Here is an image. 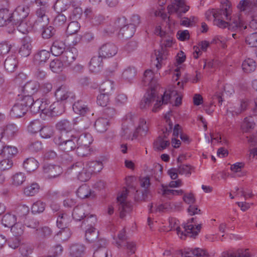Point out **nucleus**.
Masks as SVG:
<instances>
[{"instance_id": "f704fd0d", "label": "nucleus", "mask_w": 257, "mask_h": 257, "mask_svg": "<svg viewBox=\"0 0 257 257\" xmlns=\"http://www.w3.org/2000/svg\"><path fill=\"white\" fill-rule=\"evenodd\" d=\"M3 129L4 136H6L9 139H12L17 136L19 131L18 126L13 123L7 125Z\"/></svg>"}, {"instance_id": "393cba45", "label": "nucleus", "mask_w": 257, "mask_h": 257, "mask_svg": "<svg viewBox=\"0 0 257 257\" xmlns=\"http://www.w3.org/2000/svg\"><path fill=\"white\" fill-rule=\"evenodd\" d=\"M56 128L61 133L63 132L69 133L73 129V125L70 120L63 119L56 123Z\"/></svg>"}, {"instance_id": "b1692460", "label": "nucleus", "mask_w": 257, "mask_h": 257, "mask_svg": "<svg viewBox=\"0 0 257 257\" xmlns=\"http://www.w3.org/2000/svg\"><path fill=\"white\" fill-rule=\"evenodd\" d=\"M165 120V130H163V133L158 137H162L164 140H169L168 136L172 132L173 123L170 118V113L168 112L164 116Z\"/></svg>"}, {"instance_id": "f8f14e48", "label": "nucleus", "mask_w": 257, "mask_h": 257, "mask_svg": "<svg viewBox=\"0 0 257 257\" xmlns=\"http://www.w3.org/2000/svg\"><path fill=\"white\" fill-rule=\"evenodd\" d=\"M55 95L59 102V101H64L70 98H73L74 95L70 91L68 88L63 85L58 88L55 93Z\"/></svg>"}, {"instance_id": "58836bf2", "label": "nucleus", "mask_w": 257, "mask_h": 257, "mask_svg": "<svg viewBox=\"0 0 257 257\" xmlns=\"http://www.w3.org/2000/svg\"><path fill=\"white\" fill-rule=\"evenodd\" d=\"M230 11L229 10V7H227L226 6V7L223 9H221L215 12H213L212 13V15L213 17L215 19H225L226 20H229V18H232L230 17Z\"/></svg>"}, {"instance_id": "2eb2a0df", "label": "nucleus", "mask_w": 257, "mask_h": 257, "mask_svg": "<svg viewBox=\"0 0 257 257\" xmlns=\"http://www.w3.org/2000/svg\"><path fill=\"white\" fill-rule=\"evenodd\" d=\"M50 53L49 51L41 50L38 51L34 55L33 61L35 64L41 65L45 63L50 58Z\"/></svg>"}, {"instance_id": "2f4dec72", "label": "nucleus", "mask_w": 257, "mask_h": 257, "mask_svg": "<svg viewBox=\"0 0 257 257\" xmlns=\"http://www.w3.org/2000/svg\"><path fill=\"white\" fill-rule=\"evenodd\" d=\"M85 249V246L82 244L75 243L70 247V253L73 257H82Z\"/></svg>"}, {"instance_id": "79ce46f5", "label": "nucleus", "mask_w": 257, "mask_h": 257, "mask_svg": "<svg viewBox=\"0 0 257 257\" xmlns=\"http://www.w3.org/2000/svg\"><path fill=\"white\" fill-rule=\"evenodd\" d=\"M98 237V231L94 227H89L85 231V238L89 242L96 241Z\"/></svg>"}, {"instance_id": "c03bdc74", "label": "nucleus", "mask_w": 257, "mask_h": 257, "mask_svg": "<svg viewBox=\"0 0 257 257\" xmlns=\"http://www.w3.org/2000/svg\"><path fill=\"white\" fill-rule=\"evenodd\" d=\"M113 89V82L111 80H107L101 85L99 90L100 93L110 95Z\"/></svg>"}, {"instance_id": "c756f323", "label": "nucleus", "mask_w": 257, "mask_h": 257, "mask_svg": "<svg viewBox=\"0 0 257 257\" xmlns=\"http://www.w3.org/2000/svg\"><path fill=\"white\" fill-rule=\"evenodd\" d=\"M12 24L11 12L8 9L0 10V27H3L10 23Z\"/></svg>"}, {"instance_id": "a878e982", "label": "nucleus", "mask_w": 257, "mask_h": 257, "mask_svg": "<svg viewBox=\"0 0 257 257\" xmlns=\"http://www.w3.org/2000/svg\"><path fill=\"white\" fill-rule=\"evenodd\" d=\"M72 108L75 113L82 116H84L90 111L89 107L82 100H78L75 102Z\"/></svg>"}, {"instance_id": "5fc2aeb1", "label": "nucleus", "mask_w": 257, "mask_h": 257, "mask_svg": "<svg viewBox=\"0 0 257 257\" xmlns=\"http://www.w3.org/2000/svg\"><path fill=\"white\" fill-rule=\"evenodd\" d=\"M26 178V177L24 173H17L12 177V184L15 186L21 185L25 181Z\"/></svg>"}, {"instance_id": "e433bc0d", "label": "nucleus", "mask_w": 257, "mask_h": 257, "mask_svg": "<svg viewBox=\"0 0 257 257\" xmlns=\"http://www.w3.org/2000/svg\"><path fill=\"white\" fill-rule=\"evenodd\" d=\"M1 221L4 226L11 228L16 222L17 217L14 214L7 213L3 216Z\"/></svg>"}, {"instance_id": "69168bd1", "label": "nucleus", "mask_w": 257, "mask_h": 257, "mask_svg": "<svg viewBox=\"0 0 257 257\" xmlns=\"http://www.w3.org/2000/svg\"><path fill=\"white\" fill-rule=\"evenodd\" d=\"M194 168L190 165L180 164L178 165V173L181 175H190L191 170Z\"/></svg>"}, {"instance_id": "f257e3e1", "label": "nucleus", "mask_w": 257, "mask_h": 257, "mask_svg": "<svg viewBox=\"0 0 257 257\" xmlns=\"http://www.w3.org/2000/svg\"><path fill=\"white\" fill-rule=\"evenodd\" d=\"M143 82L145 86H149L151 90L147 92L140 102V107L142 109L149 108L156 100L158 79L154 72L148 69L144 72Z\"/></svg>"}, {"instance_id": "774afa93", "label": "nucleus", "mask_w": 257, "mask_h": 257, "mask_svg": "<svg viewBox=\"0 0 257 257\" xmlns=\"http://www.w3.org/2000/svg\"><path fill=\"white\" fill-rule=\"evenodd\" d=\"M246 43L251 47H257V32L253 33L245 38Z\"/></svg>"}, {"instance_id": "a19ab883", "label": "nucleus", "mask_w": 257, "mask_h": 257, "mask_svg": "<svg viewBox=\"0 0 257 257\" xmlns=\"http://www.w3.org/2000/svg\"><path fill=\"white\" fill-rule=\"evenodd\" d=\"M40 186L36 183H33L24 188V193L27 196H33L38 193Z\"/></svg>"}, {"instance_id": "bb28decb", "label": "nucleus", "mask_w": 257, "mask_h": 257, "mask_svg": "<svg viewBox=\"0 0 257 257\" xmlns=\"http://www.w3.org/2000/svg\"><path fill=\"white\" fill-rule=\"evenodd\" d=\"M64 111V105L58 101L50 105L48 116L54 117L61 115Z\"/></svg>"}, {"instance_id": "6e6d98bb", "label": "nucleus", "mask_w": 257, "mask_h": 257, "mask_svg": "<svg viewBox=\"0 0 257 257\" xmlns=\"http://www.w3.org/2000/svg\"><path fill=\"white\" fill-rule=\"evenodd\" d=\"M39 133L42 138L49 139L53 136L54 131L52 126H42V128L40 131Z\"/></svg>"}, {"instance_id": "49530a36", "label": "nucleus", "mask_w": 257, "mask_h": 257, "mask_svg": "<svg viewBox=\"0 0 257 257\" xmlns=\"http://www.w3.org/2000/svg\"><path fill=\"white\" fill-rule=\"evenodd\" d=\"M42 124L39 119H35L30 122L27 127L28 131L31 134H36L42 128Z\"/></svg>"}, {"instance_id": "864d4df0", "label": "nucleus", "mask_w": 257, "mask_h": 257, "mask_svg": "<svg viewBox=\"0 0 257 257\" xmlns=\"http://www.w3.org/2000/svg\"><path fill=\"white\" fill-rule=\"evenodd\" d=\"M80 28V24L77 21L74 20L68 24L66 32L68 35H71L78 32Z\"/></svg>"}, {"instance_id": "c9c22d12", "label": "nucleus", "mask_w": 257, "mask_h": 257, "mask_svg": "<svg viewBox=\"0 0 257 257\" xmlns=\"http://www.w3.org/2000/svg\"><path fill=\"white\" fill-rule=\"evenodd\" d=\"M29 212V207L25 204L18 205L15 208V215L21 220L26 219Z\"/></svg>"}, {"instance_id": "e2e57ef3", "label": "nucleus", "mask_w": 257, "mask_h": 257, "mask_svg": "<svg viewBox=\"0 0 257 257\" xmlns=\"http://www.w3.org/2000/svg\"><path fill=\"white\" fill-rule=\"evenodd\" d=\"M90 172L96 173L99 172L102 169V164L98 161L89 162L87 164Z\"/></svg>"}, {"instance_id": "0eeeda50", "label": "nucleus", "mask_w": 257, "mask_h": 257, "mask_svg": "<svg viewBox=\"0 0 257 257\" xmlns=\"http://www.w3.org/2000/svg\"><path fill=\"white\" fill-rule=\"evenodd\" d=\"M30 12L29 8L27 6H19L12 13V24H17L25 20Z\"/></svg>"}, {"instance_id": "cd10ccee", "label": "nucleus", "mask_w": 257, "mask_h": 257, "mask_svg": "<svg viewBox=\"0 0 257 257\" xmlns=\"http://www.w3.org/2000/svg\"><path fill=\"white\" fill-rule=\"evenodd\" d=\"M28 110L19 102L15 103L12 108L10 114L13 117L19 118L23 117Z\"/></svg>"}, {"instance_id": "20e7f679", "label": "nucleus", "mask_w": 257, "mask_h": 257, "mask_svg": "<svg viewBox=\"0 0 257 257\" xmlns=\"http://www.w3.org/2000/svg\"><path fill=\"white\" fill-rule=\"evenodd\" d=\"M195 219V218L192 217L188 220L187 222L184 225V231H181L179 226L176 227L175 229L178 235H181V238L185 239L187 236L195 238L198 235L201 228V224H192V223H194Z\"/></svg>"}, {"instance_id": "3c124183", "label": "nucleus", "mask_w": 257, "mask_h": 257, "mask_svg": "<svg viewBox=\"0 0 257 257\" xmlns=\"http://www.w3.org/2000/svg\"><path fill=\"white\" fill-rule=\"evenodd\" d=\"M25 225L20 222H16L11 228V231L15 236H21L24 234Z\"/></svg>"}, {"instance_id": "c85d7f7f", "label": "nucleus", "mask_w": 257, "mask_h": 257, "mask_svg": "<svg viewBox=\"0 0 257 257\" xmlns=\"http://www.w3.org/2000/svg\"><path fill=\"white\" fill-rule=\"evenodd\" d=\"M136 30L134 26L127 24L119 30L118 36L124 39L131 38L134 35Z\"/></svg>"}, {"instance_id": "8fccbe9b", "label": "nucleus", "mask_w": 257, "mask_h": 257, "mask_svg": "<svg viewBox=\"0 0 257 257\" xmlns=\"http://www.w3.org/2000/svg\"><path fill=\"white\" fill-rule=\"evenodd\" d=\"M19 96L20 97V100L18 102L22 104V105L28 110L31 105H32L34 102L33 97L32 95L25 94L21 96H20V95Z\"/></svg>"}, {"instance_id": "de8ad7c7", "label": "nucleus", "mask_w": 257, "mask_h": 257, "mask_svg": "<svg viewBox=\"0 0 257 257\" xmlns=\"http://www.w3.org/2000/svg\"><path fill=\"white\" fill-rule=\"evenodd\" d=\"M126 25H127L126 24V19L124 17H118L113 22V28L111 29H109V30L112 33L118 29L120 30L122 27H124Z\"/></svg>"}, {"instance_id": "1a4fd4ad", "label": "nucleus", "mask_w": 257, "mask_h": 257, "mask_svg": "<svg viewBox=\"0 0 257 257\" xmlns=\"http://www.w3.org/2000/svg\"><path fill=\"white\" fill-rule=\"evenodd\" d=\"M78 52L75 48L67 49L61 56V61L66 67L70 66L75 60Z\"/></svg>"}, {"instance_id": "338daca9", "label": "nucleus", "mask_w": 257, "mask_h": 257, "mask_svg": "<svg viewBox=\"0 0 257 257\" xmlns=\"http://www.w3.org/2000/svg\"><path fill=\"white\" fill-rule=\"evenodd\" d=\"M66 215L64 213H59L57 219V226L58 228L63 229L67 227Z\"/></svg>"}, {"instance_id": "7c9ffc66", "label": "nucleus", "mask_w": 257, "mask_h": 257, "mask_svg": "<svg viewBox=\"0 0 257 257\" xmlns=\"http://www.w3.org/2000/svg\"><path fill=\"white\" fill-rule=\"evenodd\" d=\"M109 123L110 121L108 120L101 117L95 121L94 126L98 132L103 133L107 130Z\"/></svg>"}, {"instance_id": "0e129e2a", "label": "nucleus", "mask_w": 257, "mask_h": 257, "mask_svg": "<svg viewBox=\"0 0 257 257\" xmlns=\"http://www.w3.org/2000/svg\"><path fill=\"white\" fill-rule=\"evenodd\" d=\"M117 199L118 202L119 203L118 205V209L119 210H123L124 212H129L132 209V205L131 204L125 201H123V197L122 196H118L117 197Z\"/></svg>"}, {"instance_id": "4c0bfd02", "label": "nucleus", "mask_w": 257, "mask_h": 257, "mask_svg": "<svg viewBox=\"0 0 257 257\" xmlns=\"http://www.w3.org/2000/svg\"><path fill=\"white\" fill-rule=\"evenodd\" d=\"M73 0H57L54 7L55 9H58L61 12L65 11L69 9L71 6H73Z\"/></svg>"}, {"instance_id": "a211bd4d", "label": "nucleus", "mask_w": 257, "mask_h": 257, "mask_svg": "<svg viewBox=\"0 0 257 257\" xmlns=\"http://www.w3.org/2000/svg\"><path fill=\"white\" fill-rule=\"evenodd\" d=\"M88 206L86 205L81 204L76 206L73 209L72 212V217L76 221H80L85 218L87 213H85V210Z\"/></svg>"}, {"instance_id": "473e14b6", "label": "nucleus", "mask_w": 257, "mask_h": 257, "mask_svg": "<svg viewBox=\"0 0 257 257\" xmlns=\"http://www.w3.org/2000/svg\"><path fill=\"white\" fill-rule=\"evenodd\" d=\"M241 67L244 73H250L256 69V63L252 59L247 58L243 61Z\"/></svg>"}, {"instance_id": "09e8293b", "label": "nucleus", "mask_w": 257, "mask_h": 257, "mask_svg": "<svg viewBox=\"0 0 257 257\" xmlns=\"http://www.w3.org/2000/svg\"><path fill=\"white\" fill-rule=\"evenodd\" d=\"M40 32L43 38L48 39L55 35L56 31L53 26L47 25Z\"/></svg>"}, {"instance_id": "4468645a", "label": "nucleus", "mask_w": 257, "mask_h": 257, "mask_svg": "<svg viewBox=\"0 0 257 257\" xmlns=\"http://www.w3.org/2000/svg\"><path fill=\"white\" fill-rule=\"evenodd\" d=\"M102 57L100 55L93 57L89 62V68L92 72L97 73L103 67Z\"/></svg>"}, {"instance_id": "6e6552de", "label": "nucleus", "mask_w": 257, "mask_h": 257, "mask_svg": "<svg viewBox=\"0 0 257 257\" xmlns=\"http://www.w3.org/2000/svg\"><path fill=\"white\" fill-rule=\"evenodd\" d=\"M168 9L169 13H175L178 17L181 18L183 13L188 11L189 7L185 5L184 0H174L173 5L168 6Z\"/></svg>"}, {"instance_id": "423d86ee", "label": "nucleus", "mask_w": 257, "mask_h": 257, "mask_svg": "<svg viewBox=\"0 0 257 257\" xmlns=\"http://www.w3.org/2000/svg\"><path fill=\"white\" fill-rule=\"evenodd\" d=\"M178 95V92L175 90H169L165 91L164 94L161 97V100H159V97L156 93V99L154 101H156L152 109L153 112H157L162 104H167L173 97H175Z\"/></svg>"}, {"instance_id": "bf43d9fd", "label": "nucleus", "mask_w": 257, "mask_h": 257, "mask_svg": "<svg viewBox=\"0 0 257 257\" xmlns=\"http://www.w3.org/2000/svg\"><path fill=\"white\" fill-rule=\"evenodd\" d=\"M253 4L250 0H241L237 6L241 11H250L253 7Z\"/></svg>"}, {"instance_id": "37998d69", "label": "nucleus", "mask_w": 257, "mask_h": 257, "mask_svg": "<svg viewBox=\"0 0 257 257\" xmlns=\"http://www.w3.org/2000/svg\"><path fill=\"white\" fill-rule=\"evenodd\" d=\"M170 145L169 140H164L162 137H158L154 142V148L158 151H163L167 148Z\"/></svg>"}, {"instance_id": "6ab92c4d", "label": "nucleus", "mask_w": 257, "mask_h": 257, "mask_svg": "<svg viewBox=\"0 0 257 257\" xmlns=\"http://www.w3.org/2000/svg\"><path fill=\"white\" fill-rule=\"evenodd\" d=\"M76 143L78 145L89 148L90 145L93 140L92 136L89 133H83L79 136H76Z\"/></svg>"}, {"instance_id": "9b49d317", "label": "nucleus", "mask_w": 257, "mask_h": 257, "mask_svg": "<svg viewBox=\"0 0 257 257\" xmlns=\"http://www.w3.org/2000/svg\"><path fill=\"white\" fill-rule=\"evenodd\" d=\"M43 172L47 174L50 178H55L62 173V169L59 165L46 164L43 167Z\"/></svg>"}, {"instance_id": "ddd939ff", "label": "nucleus", "mask_w": 257, "mask_h": 257, "mask_svg": "<svg viewBox=\"0 0 257 257\" xmlns=\"http://www.w3.org/2000/svg\"><path fill=\"white\" fill-rule=\"evenodd\" d=\"M30 38L25 37L22 41V45L19 49V54L22 57H28L30 55L32 50Z\"/></svg>"}, {"instance_id": "aec40b11", "label": "nucleus", "mask_w": 257, "mask_h": 257, "mask_svg": "<svg viewBox=\"0 0 257 257\" xmlns=\"http://www.w3.org/2000/svg\"><path fill=\"white\" fill-rule=\"evenodd\" d=\"M148 130L149 128L147 125L146 121L144 118H141L139 125L134 133L132 139H136L139 135L141 136H146Z\"/></svg>"}, {"instance_id": "5701e85b", "label": "nucleus", "mask_w": 257, "mask_h": 257, "mask_svg": "<svg viewBox=\"0 0 257 257\" xmlns=\"http://www.w3.org/2000/svg\"><path fill=\"white\" fill-rule=\"evenodd\" d=\"M40 88V84L37 81L27 82L23 87L24 94L32 95L36 93Z\"/></svg>"}, {"instance_id": "72a5a7b5", "label": "nucleus", "mask_w": 257, "mask_h": 257, "mask_svg": "<svg viewBox=\"0 0 257 257\" xmlns=\"http://www.w3.org/2000/svg\"><path fill=\"white\" fill-rule=\"evenodd\" d=\"M39 166L38 162L34 158H29L23 163V167L28 172L35 171Z\"/></svg>"}, {"instance_id": "412c9836", "label": "nucleus", "mask_w": 257, "mask_h": 257, "mask_svg": "<svg viewBox=\"0 0 257 257\" xmlns=\"http://www.w3.org/2000/svg\"><path fill=\"white\" fill-rule=\"evenodd\" d=\"M65 48L66 45L63 41L56 40L51 47V52L53 55L58 56L62 55L66 50Z\"/></svg>"}, {"instance_id": "603ef678", "label": "nucleus", "mask_w": 257, "mask_h": 257, "mask_svg": "<svg viewBox=\"0 0 257 257\" xmlns=\"http://www.w3.org/2000/svg\"><path fill=\"white\" fill-rule=\"evenodd\" d=\"M64 64L61 60L55 59L50 63V68L54 73H59L62 71Z\"/></svg>"}, {"instance_id": "7ed1b4c3", "label": "nucleus", "mask_w": 257, "mask_h": 257, "mask_svg": "<svg viewBox=\"0 0 257 257\" xmlns=\"http://www.w3.org/2000/svg\"><path fill=\"white\" fill-rule=\"evenodd\" d=\"M53 142L60 150L64 152L72 151L77 146L76 135L73 134H71L69 138L62 134L56 135L53 139Z\"/></svg>"}, {"instance_id": "9d476101", "label": "nucleus", "mask_w": 257, "mask_h": 257, "mask_svg": "<svg viewBox=\"0 0 257 257\" xmlns=\"http://www.w3.org/2000/svg\"><path fill=\"white\" fill-rule=\"evenodd\" d=\"M117 47L113 43H107L99 48V54L104 58L112 57L117 53Z\"/></svg>"}, {"instance_id": "4d7b16f0", "label": "nucleus", "mask_w": 257, "mask_h": 257, "mask_svg": "<svg viewBox=\"0 0 257 257\" xmlns=\"http://www.w3.org/2000/svg\"><path fill=\"white\" fill-rule=\"evenodd\" d=\"M18 153L16 147L12 146H5L3 157L10 159L15 157Z\"/></svg>"}, {"instance_id": "f3484780", "label": "nucleus", "mask_w": 257, "mask_h": 257, "mask_svg": "<svg viewBox=\"0 0 257 257\" xmlns=\"http://www.w3.org/2000/svg\"><path fill=\"white\" fill-rule=\"evenodd\" d=\"M39 6L36 12L37 18L44 19V21L46 22V20H49L48 14L50 11V7L49 4L46 2H43L42 4L38 5Z\"/></svg>"}, {"instance_id": "4be33fe9", "label": "nucleus", "mask_w": 257, "mask_h": 257, "mask_svg": "<svg viewBox=\"0 0 257 257\" xmlns=\"http://www.w3.org/2000/svg\"><path fill=\"white\" fill-rule=\"evenodd\" d=\"M18 62L15 55H12L8 57L4 62L6 70L8 72H13L18 67Z\"/></svg>"}, {"instance_id": "39448f33", "label": "nucleus", "mask_w": 257, "mask_h": 257, "mask_svg": "<svg viewBox=\"0 0 257 257\" xmlns=\"http://www.w3.org/2000/svg\"><path fill=\"white\" fill-rule=\"evenodd\" d=\"M229 22H225L222 19H218L216 20V25L219 28H228V29L232 32H241L247 28L246 25L240 19L236 17L229 18Z\"/></svg>"}, {"instance_id": "052dcab7", "label": "nucleus", "mask_w": 257, "mask_h": 257, "mask_svg": "<svg viewBox=\"0 0 257 257\" xmlns=\"http://www.w3.org/2000/svg\"><path fill=\"white\" fill-rule=\"evenodd\" d=\"M67 22L66 17L62 14H58L53 21V25L56 27H62L65 26Z\"/></svg>"}, {"instance_id": "f03ea898", "label": "nucleus", "mask_w": 257, "mask_h": 257, "mask_svg": "<svg viewBox=\"0 0 257 257\" xmlns=\"http://www.w3.org/2000/svg\"><path fill=\"white\" fill-rule=\"evenodd\" d=\"M161 38L162 42V44L161 45V48L157 51H155V54L157 60L156 66L158 69L161 67V64L163 61L167 59L168 51L167 48L172 47L174 42V39L173 37L166 33Z\"/></svg>"}, {"instance_id": "ea45409f", "label": "nucleus", "mask_w": 257, "mask_h": 257, "mask_svg": "<svg viewBox=\"0 0 257 257\" xmlns=\"http://www.w3.org/2000/svg\"><path fill=\"white\" fill-rule=\"evenodd\" d=\"M117 115L116 110L113 107L106 106L102 111V117L109 121L113 119Z\"/></svg>"}, {"instance_id": "680f3d73", "label": "nucleus", "mask_w": 257, "mask_h": 257, "mask_svg": "<svg viewBox=\"0 0 257 257\" xmlns=\"http://www.w3.org/2000/svg\"><path fill=\"white\" fill-rule=\"evenodd\" d=\"M16 25L17 27L18 30L24 34H26L29 32L31 30V27L28 25L26 20L22 21L17 24H12Z\"/></svg>"}, {"instance_id": "a18cd8bd", "label": "nucleus", "mask_w": 257, "mask_h": 257, "mask_svg": "<svg viewBox=\"0 0 257 257\" xmlns=\"http://www.w3.org/2000/svg\"><path fill=\"white\" fill-rule=\"evenodd\" d=\"M137 74V70L134 67L128 66L123 72L122 78L128 82H131Z\"/></svg>"}, {"instance_id": "13d9d810", "label": "nucleus", "mask_w": 257, "mask_h": 257, "mask_svg": "<svg viewBox=\"0 0 257 257\" xmlns=\"http://www.w3.org/2000/svg\"><path fill=\"white\" fill-rule=\"evenodd\" d=\"M46 207V204L41 201H37L34 203L31 207V211L33 214L43 212Z\"/></svg>"}, {"instance_id": "dca6fc26", "label": "nucleus", "mask_w": 257, "mask_h": 257, "mask_svg": "<svg viewBox=\"0 0 257 257\" xmlns=\"http://www.w3.org/2000/svg\"><path fill=\"white\" fill-rule=\"evenodd\" d=\"M77 196L81 199L89 198L92 199L95 198L94 191H92L88 186L83 185L79 187L77 191Z\"/></svg>"}]
</instances>
